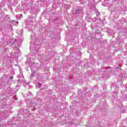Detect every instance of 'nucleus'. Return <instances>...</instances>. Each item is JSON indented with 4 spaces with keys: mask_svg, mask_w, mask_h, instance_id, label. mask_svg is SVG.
Returning <instances> with one entry per match:
<instances>
[{
    "mask_svg": "<svg viewBox=\"0 0 127 127\" xmlns=\"http://www.w3.org/2000/svg\"><path fill=\"white\" fill-rule=\"evenodd\" d=\"M27 62H28V64L31 65V70L32 71L31 78H33L35 75V70L33 67L35 65V64L34 63V62H33V57L31 54H30L27 56Z\"/></svg>",
    "mask_w": 127,
    "mask_h": 127,
    "instance_id": "f257e3e1",
    "label": "nucleus"
},
{
    "mask_svg": "<svg viewBox=\"0 0 127 127\" xmlns=\"http://www.w3.org/2000/svg\"><path fill=\"white\" fill-rule=\"evenodd\" d=\"M30 45V50L37 51V49L39 48V45L36 46L35 44H34L33 42H31Z\"/></svg>",
    "mask_w": 127,
    "mask_h": 127,
    "instance_id": "f03ea898",
    "label": "nucleus"
},
{
    "mask_svg": "<svg viewBox=\"0 0 127 127\" xmlns=\"http://www.w3.org/2000/svg\"><path fill=\"white\" fill-rule=\"evenodd\" d=\"M14 44L15 45V49H17V47H19L21 45V41L16 40Z\"/></svg>",
    "mask_w": 127,
    "mask_h": 127,
    "instance_id": "7ed1b4c3",
    "label": "nucleus"
},
{
    "mask_svg": "<svg viewBox=\"0 0 127 127\" xmlns=\"http://www.w3.org/2000/svg\"><path fill=\"white\" fill-rule=\"evenodd\" d=\"M12 24H14V25H17L18 24V22H15V21H12L11 22Z\"/></svg>",
    "mask_w": 127,
    "mask_h": 127,
    "instance_id": "20e7f679",
    "label": "nucleus"
},
{
    "mask_svg": "<svg viewBox=\"0 0 127 127\" xmlns=\"http://www.w3.org/2000/svg\"><path fill=\"white\" fill-rule=\"evenodd\" d=\"M10 80H12L13 79V76H10Z\"/></svg>",
    "mask_w": 127,
    "mask_h": 127,
    "instance_id": "39448f33",
    "label": "nucleus"
},
{
    "mask_svg": "<svg viewBox=\"0 0 127 127\" xmlns=\"http://www.w3.org/2000/svg\"><path fill=\"white\" fill-rule=\"evenodd\" d=\"M0 126H1V125H0Z\"/></svg>",
    "mask_w": 127,
    "mask_h": 127,
    "instance_id": "423d86ee",
    "label": "nucleus"
}]
</instances>
